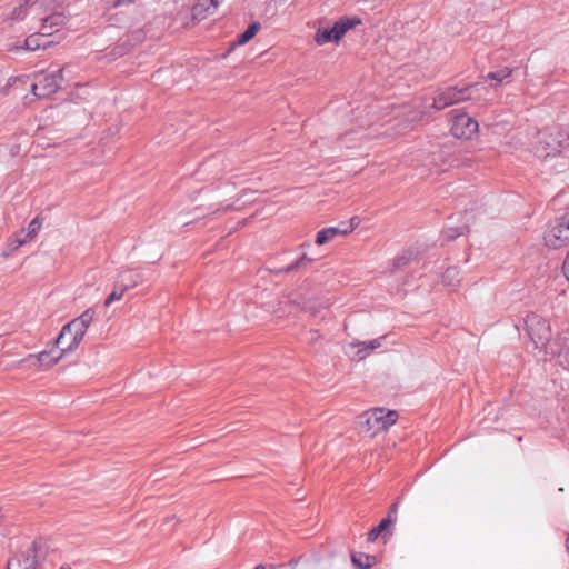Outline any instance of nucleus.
Instances as JSON below:
<instances>
[{"instance_id": "nucleus-22", "label": "nucleus", "mask_w": 569, "mask_h": 569, "mask_svg": "<svg viewBox=\"0 0 569 569\" xmlns=\"http://www.w3.org/2000/svg\"><path fill=\"white\" fill-rule=\"evenodd\" d=\"M511 72H512L511 69L506 67L498 71L489 72L487 76V79L497 81L498 83H501L505 79H507L511 76Z\"/></svg>"}, {"instance_id": "nucleus-23", "label": "nucleus", "mask_w": 569, "mask_h": 569, "mask_svg": "<svg viewBox=\"0 0 569 569\" xmlns=\"http://www.w3.org/2000/svg\"><path fill=\"white\" fill-rule=\"evenodd\" d=\"M28 17L27 4L26 1L20 6L13 8L10 13V19L16 21L24 20Z\"/></svg>"}, {"instance_id": "nucleus-27", "label": "nucleus", "mask_w": 569, "mask_h": 569, "mask_svg": "<svg viewBox=\"0 0 569 569\" xmlns=\"http://www.w3.org/2000/svg\"><path fill=\"white\" fill-rule=\"evenodd\" d=\"M559 363L569 370V349H563L558 353Z\"/></svg>"}, {"instance_id": "nucleus-20", "label": "nucleus", "mask_w": 569, "mask_h": 569, "mask_svg": "<svg viewBox=\"0 0 569 569\" xmlns=\"http://www.w3.org/2000/svg\"><path fill=\"white\" fill-rule=\"evenodd\" d=\"M353 219H351L350 221L348 222H340L338 226L336 227H329V228H326L328 231H331L332 232V236H335V239L339 236H346L350 232L353 231Z\"/></svg>"}, {"instance_id": "nucleus-17", "label": "nucleus", "mask_w": 569, "mask_h": 569, "mask_svg": "<svg viewBox=\"0 0 569 569\" xmlns=\"http://www.w3.org/2000/svg\"><path fill=\"white\" fill-rule=\"evenodd\" d=\"M460 280V270L457 267H449L442 274V283L449 288H456Z\"/></svg>"}, {"instance_id": "nucleus-19", "label": "nucleus", "mask_w": 569, "mask_h": 569, "mask_svg": "<svg viewBox=\"0 0 569 569\" xmlns=\"http://www.w3.org/2000/svg\"><path fill=\"white\" fill-rule=\"evenodd\" d=\"M393 523V520L388 517L386 519H382L380 523L377 527H373L369 533H368V540L375 541L378 539V537L386 531L391 525Z\"/></svg>"}, {"instance_id": "nucleus-33", "label": "nucleus", "mask_w": 569, "mask_h": 569, "mask_svg": "<svg viewBox=\"0 0 569 569\" xmlns=\"http://www.w3.org/2000/svg\"><path fill=\"white\" fill-rule=\"evenodd\" d=\"M26 241H27L26 237L23 239H17V247H20V246L24 244Z\"/></svg>"}, {"instance_id": "nucleus-26", "label": "nucleus", "mask_w": 569, "mask_h": 569, "mask_svg": "<svg viewBox=\"0 0 569 569\" xmlns=\"http://www.w3.org/2000/svg\"><path fill=\"white\" fill-rule=\"evenodd\" d=\"M376 563V557L369 555L358 556V569H368Z\"/></svg>"}, {"instance_id": "nucleus-5", "label": "nucleus", "mask_w": 569, "mask_h": 569, "mask_svg": "<svg viewBox=\"0 0 569 569\" xmlns=\"http://www.w3.org/2000/svg\"><path fill=\"white\" fill-rule=\"evenodd\" d=\"M48 552L44 541H34L28 547L14 553L7 565V569H37Z\"/></svg>"}, {"instance_id": "nucleus-16", "label": "nucleus", "mask_w": 569, "mask_h": 569, "mask_svg": "<svg viewBox=\"0 0 569 569\" xmlns=\"http://www.w3.org/2000/svg\"><path fill=\"white\" fill-rule=\"evenodd\" d=\"M383 337L366 341H358V358L362 359L367 357L373 350L380 348L382 346Z\"/></svg>"}, {"instance_id": "nucleus-2", "label": "nucleus", "mask_w": 569, "mask_h": 569, "mask_svg": "<svg viewBox=\"0 0 569 569\" xmlns=\"http://www.w3.org/2000/svg\"><path fill=\"white\" fill-rule=\"evenodd\" d=\"M531 146L538 158L555 157L569 147V133L559 127L546 128L536 133Z\"/></svg>"}, {"instance_id": "nucleus-18", "label": "nucleus", "mask_w": 569, "mask_h": 569, "mask_svg": "<svg viewBox=\"0 0 569 569\" xmlns=\"http://www.w3.org/2000/svg\"><path fill=\"white\" fill-rule=\"evenodd\" d=\"M43 37H46V34H43V31H41L40 33L31 34L24 40V48L30 51L44 48L46 43L41 42L43 40Z\"/></svg>"}, {"instance_id": "nucleus-11", "label": "nucleus", "mask_w": 569, "mask_h": 569, "mask_svg": "<svg viewBox=\"0 0 569 569\" xmlns=\"http://www.w3.org/2000/svg\"><path fill=\"white\" fill-rule=\"evenodd\" d=\"M26 4L28 17L39 21L51 9L49 0H26Z\"/></svg>"}, {"instance_id": "nucleus-29", "label": "nucleus", "mask_w": 569, "mask_h": 569, "mask_svg": "<svg viewBox=\"0 0 569 569\" xmlns=\"http://www.w3.org/2000/svg\"><path fill=\"white\" fill-rule=\"evenodd\" d=\"M120 276H124L126 277L127 283H132L133 281H138V283H139L140 282V278H141L140 274L131 273V272H123Z\"/></svg>"}, {"instance_id": "nucleus-4", "label": "nucleus", "mask_w": 569, "mask_h": 569, "mask_svg": "<svg viewBox=\"0 0 569 569\" xmlns=\"http://www.w3.org/2000/svg\"><path fill=\"white\" fill-rule=\"evenodd\" d=\"M398 413L395 410L385 408H373L358 416V431L375 436L380 431L387 430L396 423Z\"/></svg>"}, {"instance_id": "nucleus-15", "label": "nucleus", "mask_w": 569, "mask_h": 569, "mask_svg": "<svg viewBox=\"0 0 569 569\" xmlns=\"http://www.w3.org/2000/svg\"><path fill=\"white\" fill-rule=\"evenodd\" d=\"M60 352V347H57L54 343L52 347L48 350H43L42 352L38 353L37 356H30L29 359H37L38 362L41 366H44L47 368L53 366L59 360H54V357Z\"/></svg>"}, {"instance_id": "nucleus-3", "label": "nucleus", "mask_w": 569, "mask_h": 569, "mask_svg": "<svg viewBox=\"0 0 569 569\" xmlns=\"http://www.w3.org/2000/svg\"><path fill=\"white\" fill-rule=\"evenodd\" d=\"M488 92V87L483 83H472L463 88L448 87L445 90L438 92V94L433 98L432 108L436 110H442L452 104L467 100L483 99L487 101L486 96Z\"/></svg>"}, {"instance_id": "nucleus-24", "label": "nucleus", "mask_w": 569, "mask_h": 569, "mask_svg": "<svg viewBox=\"0 0 569 569\" xmlns=\"http://www.w3.org/2000/svg\"><path fill=\"white\" fill-rule=\"evenodd\" d=\"M332 240H335V236H332V232L328 231L326 228L320 230L316 236V243L319 246L329 243Z\"/></svg>"}, {"instance_id": "nucleus-8", "label": "nucleus", "mask_w": 569, "mask_h": 569, "mask_svg": "<svg viewBox=\"0 0 569 569\" xmlns=\"http://www.w3.org/2000/svg\"><path fill=\"white\" fill-rule=\"evenodd\" d=\"M545 242L552 249L562 248L569 242V211L557 218L546 231Z\"/></svg>"}, {"instance_id": "nucleus-32", "label": "nucleus", "mask_w": 569, "mask_h": 569, "mask_svg": "<svg viewBox=\"0 0 569 569\" xmlns=\"http://www.w3.org/2000/svg\"><path fill=\"white\" fill-rule=\"evenodd\" d=\"M393 40L391 38H388L387 39V43H386V50L387 52H391L392 51V47H393Z\"/></svg>"}, {"instance_id": "nucleus-35", "label": "nucleus", "mask_w": 569, "mask_h": 569, "mask_svg": "<svg viewBox=\"0 0 569 569\" xmlns=\"http://www.w3.org/2000/svg\"><path fill=\"white\" fill-rule=\"evenodd\" d=\"M351 562L356 565V552H351L350 555Z\"/></svg>"}, {"instance_id": "nucleus-12", "label": "nucleus", "mask_w": 569, "mask_h": 569, "mask_svg": "<svg viewBox=\"0 0 569 569\" xmlns=\"http://www.w3.org/2000/svg\"><path fill=\"white\" fill-rule=\"evenodd\" d=\"M41 28L40 31H43V34L50 36L52 30L57 27L64 24L66 17L60 12H52L50 14L40 18Z\"/></svg>"}, {"instance_id": "nucleus-28", "label": "nucleus", "mask_w": 569, "mask_h": 569, "mask_svg": "<svg viewBox=\"0 0 569 569\" xmlns=\"http://www.w3.org/2000/svg\"><path fill=\"white\" fill-rule=\"evenodd\" d=\"M305 261H311V259L307 258V256L303 254L295 263L288 266L283 271H286V272L295 271V270L299 269L303 264Z\"/></svg>"}, {"instance_id": "nucleus-31", "label": "nucleus", "mask_w": 569, "mask_h": 569, "mask_svg": "<svg viewBox=\"0 0 569 569\" xmlns=\"http://www.w3.org/2000/svg\"><path fill=\"white\" fill-rule=\"evenodd\" d=\"M562 269H563V273H565L567 280L569 281V251H568L567 258L563 262Z\"/></svg>"}, {"instance_id": "nucleus-14", "label": "nucleus", "mask_w": 569, "mask_h": 569, "mask_svg": "<svg viewBox=\"0 0 569 569\" xmlns=\"http://www.w3.org/2000/svg\"><path fill=\"white\" fill-rule=\"evenodd\" d=\"M419 261V252L416 249L403 250L399 256L393 259V270H401L413 262Z\"/></svg>"}, {"instance_id": "nucleus-10", "label": "nucleus", "mask_w": 569, "mask_h": 569, "mask_svg": "<svg viewBox=\"0 0 569 569\" xmlns=\"http://www.w3.org/2000/svg\"><path fill=\"white\" fill-rule=\"evenodd\" d=\"M451 114V133L453 137L468 140L478 132L479 124L473 118L465 112H458L457 110L452 111Z\"/></svg>"}, {"instance_id": "nucleus-37", "label": "nucleus", "mask_w": 569, "mask_h": 569, "mask_svg": "<svg viewBox=\"0 0 569 569\" xmlns=\"http://www.w3.org/2000/svg\"><path fill=\"white\" fill-rule=\"evenodd\" d=\"M61 569H70V568H61Z\"/></svg>"}, {"instance_id": "nucleus-25", "label": "nucleus", "mask_w": 569, "mask_h": 569, "mask_svg": "<svg viewBox=\"0 0 569 569\" xmlns=\"http://www.w3.org/2000/svg\"><path fill=\"white\" fill-rule=\"evenodd\" d=\"M42 221L39 217H36L28 226L26 238L34 237L41 229Z\"/></svg>"}, {"instance_id": "nucleus-7", "label": "nucleus", "mask_w": 569, "mask_h": 569, "mask_svg": "<svg viewBox=\"0 0 569 569\" xmlns=\"http://www.w3.org/2000/svg\"><path fill=\"white\" fill-rule=\"evenodd\" d=\"M527 333L530 340L533 342L535 348L546 349L551 338L550 325L548 321L536 313L527 316L526 320Z\"/></svg>"}, {"instance_id": "nucleus-6", "label": "nucleus", "mask_w": 569, "mask_h": 569, "mask_svg": "<svg viewBox=\"0 0 569 569\" xmlns=\"http://www.w3.org/2000/svg\"><path fill=\"white\" fill-rule=\"evenodd\" d=\"M63 68L52 71L44 72L40 71L33 74V83L31 84V91L37 98H48L56 93L63 80Z\"/></svg>"}, {"instance_id": "nucleus-1", "label": "nucleus", "mask_w": 569, "mask_h": 569, "mask_svg": "<svg viewBox=\"0 0 569 569\" xmlns=\"http://www.w3.org/2000/svg\"><path fill=\"white\" fill-rule=\"evenodd\" d=\"M93 309H87L79 317L64 325L54 340V345L60 347V352L54 360L62 359L66 355L73 352L81 343L89 326L94 319Z\"/></svg>"}, {"instance_id": "nucleus-34", "label": "nucleus", "mask_w": 569, "mask_h": 569, "mask_svg": "<svg viewBox=\"0 0 569 569\" xmlns=\"http://www.w3.org/2000/svg\"><path fill=\"white\" fill-rule=\"evenodd\" d=\"M221 0H211V6L217 9Z\"/></svg>"}, {"instance_id": "nucleus-21", "label": "nucleus", "mask_w": 569, "mask_h": 569, "mask_svg": "<svg viewBox=\"0 0 569 569\" xmlns=\"http://www.w3.org/2000/svg\"><path fill=\"white\" fill-rule=\"evenodd\" d=\"M260 29V23L259 22H253L251 23L248 29L241 33L237 40V44L239 46H243L246 44L247 42H249L256 34L257 32L259 31Z\"/></svg>"}, {"instance_id": "nucleus-36", "label": "nucleus", "mask_w": 569, "mask_h": 569, "mask_svg": "<svg viewBox=\"0 0 569 569\" xmlns=\"http://www.w3.org/2000/svg\"><path fill=\"white\" fill-rule=\"evenodd\" d=\"M254 569H266V567L263 565H257Z\"/></svg>"}, {"instance_id": "nucleus-30", "label": "nucleus", "mask_w": 569, "mask_h": 569, "mask_svg": "<svg viewBox=\"0 0 569 569\" xmlns=\"http://www.w3.org/2000/svg\"><path fill=\"white\" fill-rule=\"evenodd\" d=\"M463 233V228H460V230H448L447 231V238L449 240L456 239L457 237L461 236Z\"/></svg>"}, {"instance_id": "nucleus-13", "label": "nucleus", "mask_w": 569, "mask_h": 569, "mask_svg": "<svg viewBox=\"0 0 569 569\" xmlns=\"http://www.w3.org/2000/svg\"><path fill=\"white\" fill-rule=\"evenodd\" d=\"M137 284H138V281H133L132 283H127L126 277L119 276V278L114 284V288H113L112 292L109 295V297L106 299L104 305L109 306L113 301L120 300L127 290L136 287Z\"/></svg>"}, {"instance_id": "nucleus-9", "label": "nucleus", "mask_w": 569, "mask_h": 569, "mask_svg": "<svg viewBox=\"0 0 569 569\" xmlns=\"http://www.w3.org/2000/svg\"><path fill=\"white\" fill-rule=\"evenodd\" d=\"M356 27V18H342L332 28H318L315 40L319 46L338 42L348 30Z\"/></svg>"}]
</instances>
